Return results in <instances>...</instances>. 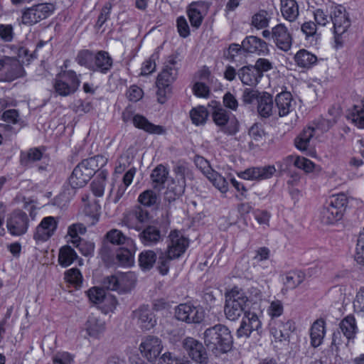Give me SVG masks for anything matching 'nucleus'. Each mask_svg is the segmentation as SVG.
<instances>
[{
  "instance_id": "f257e3e1",
  "label": "nucleus",
  "mask_w": 364,
  "mask_h": 364,
  "mask_svg": "<svg viewBox=\"0 0 364 364\" xmlns=\"http://www.w3.org/2000/svg\"><path fill=\"white\" fill-rule=\"evenodd\" d=\"M203 339L207 349L215 356L232 349L233 340L229 328L223 324H215L203 332Z\"/></svg>"
},
{
  "instance_id": "f03ea898",
  "label": "nucleus",
  "mask_w": 364,
  "mask_h": 364,
  "mask_svg": "<svg viewBox=\"0 0 364 364\" xmlns=\"http://www.w3.org/2000/svg\"><path fill=\"white\" fill-rule=\"evenodd\" d=\"M107 163V159L102 155L82 160L73 169L69 178V184L73 189L84 187L91 178Z\"/></svg>"
},
{
  "instance_id": "7ed1b4c3",
  "label": "nucleus",
  "mask_w": 364,
  "mask_h": 364,
  "mask_svg": "<svg viewBox=\"0 0 364 364\" xmlns=\"http://www.w3.org/2000/svg\"><path fill=\"white\" fill-rule=\"evenodd\" d=\"M250 300L245 292L238 287L232 288L226 294L225 305L224 312L226 318L230 321L237 320L241 315L245 312L246 307Z\"/></svg>"
},
{
  "instance_id": "20e7f679",
  "label": "nucleus",
  "mask_w": 364,
  "mask_h": 364,
  "mask_svg": "<svg viewBox=\"0 0 364 364\" xmlns=\"http://www.w3.org/2000/svg\"><path fill=\"white\" fill-rule=\"evenodd\" d=\"M80 76L72 70L59 73L53 80L54 92L61 97L73 95L80 85Z\"/></svg>"
},
{
  "instance_id": "39448f33",
  "label": "nucleus",
  "mask_w": 364,
  "mask_h": 364,
  "mask_svg": "<svg viewBox=\"0 0 364 364\" xmlns=\"http://www.w3.org/2000/svg\"><path fill=\"white\" fill-rule=\"evenodd\" d=\"M179 61L177 54L168 55L166 59L163 69L157 77L156 85L159 87V95L161 89L168 87L176 80L180 68Z\"/></svg>"
},
{
  "instance_id": "423d86ee",
  "label": "nucleus",
  "mask_w": 364,
  "mask_h": 364,
  "mask_svg": "<svg viewBox=\"0 0 364 364\" xmlns=\"http://www.w3.org/2000/svg\"><path fill=\"white\" fill-rule=\"evenodd\" d=\"M55 6L51 3H41L22 11L21 23L24 25L32 26L51 16Z\"/></svg>"
},
{
  "instance_id": "0eeeda50",
  "label": "nucleus",
  "mask_w": 364,
  "mask_h": 364,
  "mask_svg": "<svg viewBox=\"0 0 364 364\" xmlns=\"http://www.w3.org/2000/svg\"><path fill=\"white\" fill-rule=\"evenodd\" d=\"M151 216L150 213L141 205H136L124 214L122 223L129 229L140 231L143 225L148 223Z\"/></svg>"
},
{
  "instance_id": "6e6552de",
  "label": "nucleus",
  "mask_w": 364,
  "mask_h": 364,
  "mask_svg": "<svg viewBox=\"0 0 364 364\" xmlns=\"http://www.w3.org/2000/svg\"><path fill=\"white\" fill-rule=\"evenodd\" d=\"M204 316L202 308L190 303L181 304L175 309L176 319L187 323H199L203 320Z\"/></svg>"
},
{
  "instance_id": "1a4fd4ad",
  "label": "nucleus",
  "mask_w": 364,
  "mask_h": 364,
  "mask_svg": "<svg viewBox=\"0 0 364 364\" xmlns=\"http://www.w3.org/2000/svg\"><path fill=\"white\" fill-rule=\"evenodd\" d=\"M28 215L21 210L13 211L7 218L8 231L14 236H21L26 233L29 227Z\"/></svg>"
},
{
  "instance_id": "9d476101",
  "label": "nucleus",
  "mask_w": 364,
  "mask_h": 364,
  "mask_svg": "<svg viewBox=\"0 0 364 364\" xmlns=\"http://www.w3.org/2000/svg\"><path fill=\"white\" fill-rule=\"evenodd\" d=\"M331 21L333 24L336 41L343 34L350 26V21L346 9L342 6L332 7L330 14Z\"/></svg>"
},
{
  "instance_id": "9b49d317",
  "label": "nucleus",
  "mask_w": 364,
  "mask_h": 364,
  "mask_svg": "<svg viewBox=\"0 0 364 364\" xmlns=\"http://www.w3.org/2000/svg\"><path fill=\"white\" fill-rule=\"evenodd\" d=\"M168 240L166 252L176 259L181 257L189 245L188 239L178 230L171 231Z\"/></svg>"
},
{
  "instance_id": "f8f14e48",
  "label": "nucleus",
  "mask_w": 364,
  "mask_h": 364,
  "mask_svg": "<svg viewBox=\"0 0 364 364\" xmlns=\"http://www.w3.org/2000/svg\"><path fill=\"white\" fill-rule=\"evenodd\" d=\"M272 42L277 48L282 51H289L292 46L293 38L289 29L284 23H279L273 27Z\"/></svg>"
},
{
  "instance_id": "ddd939ff",
  "label": "nucleus",
  "mask_w": 364,
  "mask_h": 364,
  "mask_svg": "<svg viewBox=\"0 0 364 364\" xmlns=\"http://www.w3.org/2000/svg\"><path fill=\"white\" fill-rule=\"evenodd\" d=\"M58 221L56 218L47 216L42 219L36 227L33 239L36 241H46L51 237L58 228Z\"/></svg>"
},
{
  "instance_id": "4468645a",
  "label": "nucleus",
  "mask_w": 364,
  "mask_h": 364,
  "mask_svg": "<svg viewBox=\"0 0 364 364\" xmlns=\"http://www.w3.org/2000/svg\"><path fill=\"white\" fill-rule=\"evenodd\" d=\"M133 317L143 331H149L156 324L155 315L148 305L140 306L133 311Z\"/></svg>"
},
{
  "instance_id": "2eb2a0df",
  "label": "nucleus",
  "mask_w": 364,
  "mask_h": 364,
  "mask_svg": "<svg viewBox=\"0 0 364 364\" xmlns=\"http://www.w3.org/2000/svg\"><path fill=\"white\" fill-rule=\"evenodd\" d=\"M276 172L274 165L251 167L238 173V176L245 180H265L270 178Z\"/></svg>"
},
{
  "instance_id": "dca6fc26",
  "label": "nucleus",
  "mask_w": 364,
  "mask_h": 364,
  "mask_svg": "<svg viewBox=\"0 0 364 364\" xmlns=\"http://www.w3.org/2000/svg\"><path fill=\"white\" fill-rule=\"evenodd\" d=\"M183 344L189 356L193 360L199 363H205L207 362L206 350L202 343L193 338L188 337L184 339Z\"/></svg>"
},
{
  "instance_id": "f3484780",
  "label": "nucleus",
  "mask_w": 364,
  "mask_h": 364,
  "mask_svg": "<svg viewBox=\"0 0 364 364\" xmlns=\"http://www.w3.org/2000/svg\"><path fill=\"white\" fill-rule=\"evenodd\" d=\"M138 232L139 239L145 246H154L161 242L164 239V234L159 228L154 225H148L144 228L143 227L142 229Z\"/></svg>"
},
{
  "instance_id": "a211bd4d",
  "label": "nucleus",
  "mask_w": 364,
  "mask_h": 364,
  "mask_svg": "<svg viewBox=\"0 0 364 364\" xmlns=\"http://www.w3.org/2000/svg\"><path fill=\"white\" fill-rule=\"evenodd\" d=\"M242 48L245 53H257L259 55H265L269 51L267 43L255 36H247L242 42Z\"/></svg>"
},
{
  "instance_id": "6ab92c4d",
  "label": "nucleus",
  "mask_w": 364,
  "mask_h": 364,
  "mask_svg": "<svg viewBox=\"0 0 364 364\" xmlns=\"http://www.w3.org/2000/svg\"><path fill=\"white\" fill-rule=\"evenodd\" d=\"M208 107L213 122L223 129L230 119V112L219 102L215 100L210 101L208 103Z\"/></svg>"
},
{
  "instance_id": "aec40b11",
  "label": "nucleus",
  "mask_w": 364,
  "mask_h": 364,
  "mask_svg": "<svg viewBox=\"0 0 364 364\" xmlns=\"http://www.w3.org/2000/svg\"><path fill=\"white\" fill-rule=\"evenodd\" d=\"M113 66V59L108 52L100 50L95 53L92 71L107 74Z\"/></svg>"
},
{
  "instance_id": "412c9836",
  "label": "nucleus",
  "mask_w": 364,
  "mask_h": 364,
  "mask_svg": "<svg viewBox=\"0 0 364 364\" xmlns=\"http://www.w3.org/2000/svg\"><path fill=\"white\" fill-rule=\"evenodd\" d=\"M272 96L267 92H263L257 102V112L262 118H269V117L277 114V109L274 105Z\"/></svg>"
},
{
  "instance_id": "4be33fe9",
  "label": "nucleus",
  "mask_w": 364,
  "mask_h": 364,
  "mask_svg": "<svg viewBox=\"0 0 364 364\" xmlns=\"http://www.w3.org/2000/svg\"><path fill=\"white\" fill-rule=\"evenodd\" d=\"M139 348L145 353L148 359L157 358L162 350L161 341L154 336H148L141 342Z\"/></svg>"
},
{
  "instance_id": "5701e85b",
  "label": "nucleus",
  "mask_w": 364,
  "mask_h": 364,
  "mask_svg": "<svg viewBox=\"0 0 364 364\" xmlns=\"http://www.w3.org/2000/svg\"><path fill=\"white\" fill-rule=\"evenodd\" d=\"M237 76L244 85H256L262 77L254 65L243 66L237 71Z\"/></svg>"
},
{
  "instance_id": "b1692460",
  "label": "nucleus",
  "mask_w": 364,
  "mask_h": 364,
  "mask_svg": "<svg viewBox=\"0 0 364 364\" xmlns=\"http://www.w3.org/2000/svg\"><path fill=\"white\" fill-rule=\"evenodd\" d=\"M132 122L135 127L151 134H163L166 132L162 126L152 124L145 117L139 114L133 117Z\"/></svg>"
},
{
  "instance_id": "393cba45",
  "label": "nucleus",
  "mask_w": 364,
  "mask_h": 364,
  "mask_svg": "<svg viewBox=\"0 0 364 364\" xmlns=\"http://www.w3.org/2000/svg\"><path fill=\"white\" fill-rule=\"evenodd\" d=\"M138 202L144 207L156 208L161 203L160 191L147 189L139 194Z\"/></svg>"
},
{
  "instance_id": "a878e982",
  "label": "nucleus",
  "mask_w": 364,
  "mask_h": 364,
  "mask_svg": "<svg viewBox=\"0 0 364 364\" xmlns=\"http://www.w3.org/2000/svg\"><path fill=\"white\" fill-rule=\"evenodd\" d=\"M6 78L9 80H13L22 77L24 73L23 66L19 62L9 57H5L4 70Z\"/></svg>"
},
{
  "instance_id": "bb28decb",
  "label": "nucleus",
  "mask_w": 364,
  "mask_h": 364,
  "mask_svg": "<svg viewBox=\"0 0 364 364\" xmlns=\"http://www.w3.org/2000/svg\"><path fill=\"white\" fill-rule=\"evenodd\" d=\"M291 95L289 92H283L278 94L274 100L277 109V114L279 117H284L287 115L291 108Z\"/></svg>"
},
{
  "instance_id": "cd10ccee",
  "label": "nucleus",
  "mask_w": 364,
  "mask_h": 364,
  "mask_svg": "<svg viewBox=\"0 0 364 364\" xmlns=\"http://www.w3.org/2000/svg\"><path fill=\"white\" fill-rule=\"evenodd\" d=\"M129 247H120L116 252V262L125 267H131L134 263V254L135 252L134 244L127 245Z\"/></svg>"
},
{
  "instance_id": "c85d7f7f",
  "label": "nucleus",
  "mask_w": 364,
  "mask_h": 364,
  "mask_svg": "<svg viewBox=\"0 0 364 364\" xmlns=\"http://www.w3.org/2000/svg\"><path fill=\"white\" fill-rule=\"evenodd\" d=\"M326 333L325 321L318 319L314 322L310 329L311 345L314 348L318 347L323 343Z\"/></svg>"
},
{
  "instance_id": "c756f323",
  "label": "nucleus",
  "mask_w": 364,
  "mask_h": 364,
  "mask_svg": "<svg viewBox=\"0 0 364 364\" xmlns=\"http://www.w3.org/2000/svg\"><path fill=\"white\" fill-rule=\"evenodd\" d=\"M85 326L87 334L95 338L102 333L105 328V322L93 313L89 315Z\"/></svg>"
},
{
  "instance_id": "7c9ffc66",
  "label": "nucleus",
  "mask_w": 364,
  "mask_h": 364,
  "mask_svg": "<svg viewBox=\"0 0 364 364\" xmlns=\"http://www.w3.org/2000/svg\"><path fill=\"white\" fill-rule=\"evenodd\" d=\"M168 175V169L163 165L157 166L151 174L152 187L154 189L161 191L164 188L165 183L167 181Z\"/></svg>"
},
{
  "instance_id": "2f4dec72",
  "label": "nucleus",
  "mask_w": 364,
  "mask_h": 364,
  "mask_svg": "<svg viewBox=\"0 0 364 364\" xmlns=\"http://www.w3.org/2000/svg\"><path fill=\"white\" fill-rule=\"evenodd\" d=\"M282 16L290 22L294 21L299 16V6L295 0H281Z\"/></svg>"
},
{
  "instance_id": "473e14b6",
  "label": "nucleus",
  "mask_w": 364,
  "mask_h": 364,
  "mask_svg": "<svg viewBox=\"0 0 364 364\" xmlns=\"http://www.w3.org/2000/svg\"><path fill=\"white\" fill-rule=\"evenodd\" d=\"M200 163L203 164L205 166H208V162L203 158H200ZM208 168L206 175L208 179L213 182L215 187L221 193H226L228 191V182L227 180L221 175L210 170L209 166H208Z\"/></svg>"
},
{
  "instance_id": "72a5a7b5",
  "label": "nucleus",
  "mask_w": 364,
  "mask_h": 364,
  "mask_svg": "<svg viewBox=\"0 0 364 364\" xmlns=\"http://www.w3.org/2000/svg\"><path fill=\"white\" fill-rule=\"evenodd\" d=\"M343 215L340 210L326 203L321 211L320 218L323 224L331 225L340 220Z\"/></svg>"
},
{
  "instance_id": "f704fd0d",
  "label": "nucleus",
  "mask_w": 364,
  "mask_h": 364,
  "mask_svg": "<svg viewBox=\"0 0 364 364\" xmlns=\"http://www.w3.org/2000/svg\"><path fill=\"white\" fill-rule=\"evenodd\" d=\"M87 296L90 301L95 304L106 302L110 300L113 307H115L117 304V300L115 298H113L109 295H107L102 288L93 287L87 291Z\"/></svg>"
},
{
  "instance_id": "c9c22d12",
  "label": "nucleus",
  "mask_w": 364,
  "mask_h": 364,
  "mask_svg": "<svg viewBox=\"0 0 364 364\" xmlns=\"http://www.w3.org/2000/svg\"><path fill=\"white\" fill-rule=\"evenodd\" d=\"M294 60L299 67L309 68L316 64L317 57L309 51L301 49L296 53Z\"/></svg>"
},
{
  "instance_id": "e433bc0d",
  "label": "nucleus",
  "mask_w": 364,
  "mask_h": 364,
  "mask_svg": "<svg viewBox=\"0 0 364 364\" xmlns=\"http://www.w3.org/2000/svg\"><path fill=\"white\" fill-rule=\"evenodd\" d=\"M339 328L347 339L350 340L353 338L358 329L354 316L348 315L345 317L340 322Z\"/></svg>"
},
{
  "instance_id": "4c0bfd02",
  "label": "nucleus",
  "mask_w": 364,
  "mask_h": 364,
  "mask_svg": "<svg viewBox=\"0 0 364 364\" xmlns=\"http://www.w3.org/2000/svg\"><path fill=\"white\" fill-rule=\"evenodd\" d=\"M77 258L75 251L68 245L62 247L58 255L59 264L63 267L70 265Z\"/></svg>"
},
{
  "instance_id": "58836bf2",
  "label": "nucleus",
  "mask_w": 364,
  "mask_h": 364,
  "mask_svg": "<svg viewBox=\"0 0 364 364\" xmlns=\"http://www.w3.org/2000/svg\"><path fill=\"white\" fill-rule=\"evenodd\" d=\"M1 118L7 123L18 125V129L13 127L11 130H8L9 132L16 133L24 126L23 122L20 118L19 113L17 109H10L4 111L2 114Z\"/></svg>"
},
{
  "instance_id": "ea45409f",
  "label": "nucleus",
  "mask_w": 364,
  "mask_h": 364,
  "mask_svg": "<svg viewBox=\"0 0 364 364\" xmlns=\"http://www.w3.org/2000/svg\"><path fill=\"white\" fill-rule=\"evenodd\" d=\"M314 136V129L308 127L295 139V146L301 151H306L309 146L310 140Z\"/></svg>"
},
{
  "instance_id": "a19ab883",
  "label": "nucleus",
  "mask_w": 364,
  "mask_h": 364,
  "mask_svg": "<svg viewBox=\"0 0 364 364\" xmlns=\"http://www.w3.org/2000/svg\"><path fill=\"white\" fill-rule=\"evenodd\" d=\"M107 242L112 245H119L126 243L127 245H133V240L127 238L120 230L113 229L106 234Z\"/></svg>"
},
{
  "instance_id": "79ce46f5",
  "label": "nucleus",
  "mask_w": 364,
  "mask_h": 364,
  "mask_svg": "<svg viewBox=\"0 0 364 364\" xmlns=\"http://www.w3.org/2000/svg\"><path fill=\"white\" fill-rule=\"evenodd\" d=\"M43 154L38 148L30 149L28 151L21 153L20 162L23 166H30L35 161L42 159Z\"/></svg>"
},
{
  "instance_id": "37998d69",
  "label": "nucleus",
  "mask_w": 364,
  "mask_h": 364,
  "mask_svg": "<svg viewBox=\"0 0 364 364\" xmlns=\"http://www.w3.org/2000/svg\"><path fill=\"white\" fill-rule=\"evenodd\" d=\"M156 262V254L153 250H144L139 255V265L143 270L151 269Z\"/></svg>"
},
{
  "instance_id": "c03bdc74",
  "label": "nucleus",
  "mask_w": 364,
  "mask_h": 364,
  "mask_svg": "<svg viewBox=\"0 0 364 364\" xmlns=\"http://www.w3.org/2000/svg\"><path fill=\"white\" fill-rule=\"evenodd\" d=\"M95 53L89 50H82L77 55L76 61L82 66L92 70L93 68Z\"/></svg>"
},
{
  "instance_id": "a18cd8bd",
  "label": "nucleus",
  "mask_w": 364,
  "mask_h": 364,
  "mask_svg": "<svg viewBox=\"0 0 364 364\" xmlns=\"http://www.w3.org/2000/svg\"><path fill=\"white\" fill-rule=\"evenodd\" d=\"M191 118L196 125L203 124L208 117V111L203 106L193 108L190 112Z\"/></svg>"
},
{
  "instance_id": "49530a36",
  "label": "nucleus",
  "mask_w": 364,
  "mask_h": 364,
  "mask_svg": "<svg viewBox=\"0 0 364 364\" xmlns=\"http://www.w3.org/2000/svg\"><path fill=\"white\" fill-rule=\"evenodd\" d=\"M176 259L172 255L166 252H161L157 262V268L162 275L168 274L171 262Z\"/></svg>"
},
{
  "instance_id": "de8ad7c7",
  "label": "nucleus",
  "mask_w": 364,
  "mask_h": 364,
  "mask_svg": "<svg viewBox=\"0 0 364 364\" xmlns=\"http://www.w3.org/2000/svg\"><path fill=\"white\" fill-rule=\"evenodd\" d=\"M270 16L267 11L260 10L252 18V24L258 29L266 28L269 25Z\"/></svg>"
},
{
  "instance_id": "09e8293b",
  "label": "nucleus",
  "mask_w": 364,
  "mask_h": 364,
  "mask_svg": "<svg viewBox=\"0 0 364 364\" xmlns=\"http://www.w3.org/2000/svg\"><path fill=\"white\" fill-rule=\"evenodd\" d=\"M347 203L348 199L344 193L333 195L331 197H330L328 200L326 202L328 205L336 208V210H340V212H341L343 214L345 210V207L347 205Z\"/></svg>"
},
{
  "instance_id": "8fccbe9b",
  "label": "nucleus",
  "mask_w": 364,
  "mask_h": 364,
  "mask_svg": "<svg viewBox=\"0 0 364 364\" xmlns=\"http://www.w3.org/2000/svg\"><path fill=\"white\" fill-rule=\"evenodd\" d=\"M71 242L85 256L92 255L95 250V244L90 241L83 240H70Z\"/></svg>"
},
{
  "instance_id": "3c124183",
  "label": "nucleus",
  "mask_w": 364,
  "mask_h": 364,
  "mask_svg": "<svg viewBox=\"0 0 364 364\" xmlns=\"http://www.w3.org/2000/svg\"><path fill=\"white\" fill-rule=\"evenodd\" d=\"M303 281V277L296 272H289L285 275L284 284L287 289H293L299 286Z\"/></svg>"
},
{
  "instance_id": "603ef678",
  "label": "nucleus",
  "mask_w": 364,
  "mask_h": 364,
  "mask_svg": "<svg viewBox=\"0 0 364 364\" xmlns=\"http://www.w3.org/2000/svg\"><path fill=\"white\" fill-rule=\"evenodd\" d=\"M124 278V276H121L120 277H117L115 275L107 277L103 280V287L112 291L119 290Z\"/></svg>"
},
{
  "instance_id": "864d4df0",
  "label": "nucleus",
  "mask_w": 364,
  "mask_h": 364,
  "mask_svg": "<svg viewBox=\"0 0 364 364\" xmlns=\"http://www.w3.org/2000/svg\"><path fill=\"white\" fill-rule=\"evenodd\" d=\"M65 280L75 287H80L82 282V277L80 270L77 268L68 269L65 273Z\"/></svg>"
},
{
  "instance_id": "5fc2aeb1",
  "label": "nucleus",
  "mask_w": 364,
  "mask_h": 364,
  "mask_svg": "<svg viewBox=\"0 0 364 364\" xmlns=\"http://www.w3.org/2000/svg\"><path fill=\"white\" fill-rule=\"evenodd\" d=\"M336 124L335 119H318L314 122V125L311 126L314 129V134L319 131L321 133L328 132Z\"/></svg>"
},
{
  "instance_id": "6e6d98bb",
  "label": "nucleus",
  "mask_w": 364,
  "mask_h": 364,
  "mask_svg": "<svg viewBox=\"0 0 364 364\" xmlns=\"http://www.w3.org/2000/svg\"><path fill=\"white\" fill-rule=\"evenodd\" d=\"M117 250H114V245L105 241L100 250V255L104 261H111L115 258Z\"/></svg>"
},
{
  "instance_id": "4d7b16f0",
  "label": "nucleus",
  "mask_w": 364,
  "mask_h": 364,
  "mask_svg": "<svg viewBox=\"0 0 364 364\" xmlns=\"http://www.w3.org/2000/svg\"><path fill=\"white\" fill-rule=\"evenodd\" d=\"M355 259L358 264L364 265V228L358 239Z\"/></svg>"
},
{
  "instance_id": "13d9d810",
  "label": "nucleus",
  "mask_w": 364,
  "mask_h": 364,
  "mask_svg": "<svg viewBox=\"0 0 364 364\" xmlns=\"http://www.w3.org/2000/svg\"><path fill=\"white\" fill-rule=\"evenodd\" d=\"M86 232V228L81 223H75L70 225L68 230V235L72 238L71 240H80L79 235Z\"/></svg>"
},
{
  "instance_id": "bf43d9fd",
  "label": "nucleus",
  "mask_w": 364,
  "mask_h": 364,
  "mask_svg": "<svg viewBox=\"0 0 364 364\" xmlns=\"http://www.w3.org/2000/svg\"><path fill=\"white\" fill-rule=\"evenodd\" d=\"M112 4L110 2H107L102 7L100 14L98 16L96 27L100 28L105 23L109 18Z\"/></svg>"
},
{
  "instance_id": "052dcab7",
  "label": "nucleus",
  "mask_w": 364,
  "mask_h": 364,
  "mask_svg": "<svg viewBox=\"0 0 364 364\" xmlns=\"http://www.w3.org/2000/svg\"><path fill=\"white\" fill-rule=\"evenodd\" d=\"M262 92L250 88H245L242 93V101L245 104H252L255 100L258 102Z\"/></svg>"
},
{
  "instance_id": "680f3d73",
  "label": "nucleus",
  "mask_w": 364,
  "mask_h": 364,
  "mask_svg": "<svg viewBox=\"0 0 364 364\" xmlns=\"http://www.w3.org/2000/svg\"><path fill=\"white\" fill-rule=\"evenodd\" d=\"M245 317L250 322V328L257 331L258 334L262 333V322L259 319L257 315L254 312H245Z\"/></svg>"
},
{
  "instance_id": "e2e57ef3",
  "label": "nucleus",
  "mask_w": 364,
  "mask_h": 364,
  "mask_svg": "<svg viewBox=\"0 0 364 364\" xmlns=\"http://www.w3.org/2000/svg\"><path fill=\"white\" fill-rule=\"evenodd\" d=\"M284 311V306L281 301L274 300L270 303L267 312L272 319L280 316Z\"/></svg>"
},
{
  "instance_id": "0e129e2a",
  "label": "nucleus",
  "mask_w": 364,
  "mask_h": 364,
  "mask_svg": "<svg viewBox=\"0 0 364 364\" xmlns=\"http://www.w3.org/2000/svg\"><path fill=\"white\" fill-rule=\"evenodd\" d=\"M187 12L191 26L196 28H198L203 22L205 15L200 13V11H196V9H191L188 8Z\"/></svg>"
},
{
  "instance_id": "69168bd1",
  "label": "nucleus",
  "mask_w": 364,
  "mask_h": 364,
  "mask_svg": "<svg viewBox=\"0 0 364 364\" xmlns=\"http://www.w3.org/2000/svg\"><path fill=\"white\" fill-rule=\"evenodd\" d=\"M160 364H185V361L181 356L166 352L161 357Z\"/></svg>"
},
{
  "instance_id": "338daca9",
  "label": "nucleus",
  "mask_w": 364,
  "mask_h": 364,
  "mask_svg": "<svg viewBox=\"0 0 364 364\" xmlns=\"http://www.w3.org/2000/svg\"><path fill=\"white\" fill-rule=\"evenodd\" d=\"M158 58V55L156 53H154L149 58V60H146L143 66L141 68V75H148L152 73L156 69V59Z\"/></svg>"
},
{
  "instance_id": "774afa93",
  "label": "nucleus",
  "mask_w": 364,
  "mask_h": 364,
  "mask_svg": "<svg viewBox=\"0 0 364 364\" xmlns=\"http://www.w3.org/2000/svg\"><path fill=\"white\" fill-rule=\"evenodd\" d=\"M355 311L364 313V287L360 288L353 301Z\"/></svg>"
}]
</instances>
